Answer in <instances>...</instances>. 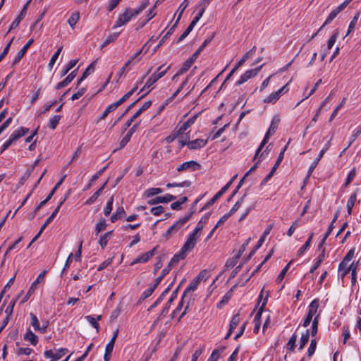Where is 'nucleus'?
<instances>
[{"instance_id": "1", "label": "nucleus", "mask_w": 361, "mask_h": 361, "mask_svg": "<svg viewBox=\"0 0 361 361\" xmlns=\"http://www.w3.org/2000/svg\"><path fill=\"white\" fill-rule=\"evenodd\" d=\"M198 238L199 237L190 233L188 235L183 246L182 247L180 253L173 256V257L171 259V264L177 263L180 259H183L185 257L187 253L190 252L194 248Z\"/></svg>"}, {"instance_id": "2", "label": "nucleus", "mask_w": 361, "mask_h": 361, "mask_svg": "<svg viewBox=\"0 0 361 361\" xmlns=\"http://www.w3.org/2000/svg\"><path fill=\"white\" fill-rule=\"evenodd\" d=\"M201 197L197 198L192 204L190 212L188 214L185 215V216L180 218L173 225H172L166 231L165 236L166 237H170L171 235L176 233L180 228L187 222L189 221L190 217L192 216V214L194 213V207L197 204V202L201 200Z\"/></svg>"}, {"instance_id": "3", "label": "nucleus", "mask_w": 361, "mask_h": 361, "mask_svg": "<svg viewBox=\"0 0 361 361\" xmlns=\"http://www.w3.org/2000/svg\"><path fill=\"white\" fill-rule=\"evenodd\" d=\"M200 282L196 278L193 279L192 281L190 282L189 286L186 288V289L184 290V293L183 294V299H188L187 301V305L185 307L184 311L181 313L179 319L183 318L187 313V312L189 310L190 305L192 302V295H190L191 293L194 292Z\"/></svg>"}, {"instance_id": "4", "label": "nucleus", "mask_w": 361, "mask_h": 361, "mask_svg": "<svg viewBox=\"0 0 361 361\" xmlns=\"http://www.w3.org/2000/svg\"><path fill=\"white\" fill-rule=\"evenodd\" d=\"M28 132L29 128L25 127H20L18 129L15 130L10 135L9 138L2 145L1 152L7 149L17 140L24 136Z\"/></svg>"}, {"instance_id": "5", "label": "nucleus", "mask_w": 361, "mask_h": 361, "mask_svg": "<svg viewBox=\"0 0 361 361\" xmlns=\"http://www.w3.org/2000/svg\"><path fill=\"white\" fill-rule=\"evenodd\" d=\"M170 66L166 68L164 70L162 69V66H159L156 72H154L147 80L144 87L141 89V92L149 88L153 84H154L159 79L162 78L166 72L170 69Z\"/></svg>"}, {"instance_id": "6", "label": "nucleus", "mask_w": 361, "mask_h": 361, "mask_svg": "<svg viewBox=\"0 0 361 361\" xmlns=\"http://www.w3.org/2000/svg\"><path fill=\"white\" fill-rule=\"evenodd\" d=\"M247 242L243 243L241 247H240L239 250L236 254L234 255L233 257L228 258L224 267L223 272L229 270L230 269L233 268L238 262L240 257H241L242 254L245 252Z\"/></svg>"}, {"instance_id": "7", "label": "nucleus", "mask_w": 361, "mask_h": 361, "mask_svg": "<svg viewBox=\"0 0 361 361\" xmlns=\"http://www.w3.org/2000/svg\"><path fill=\"white\" fill-rule=\"evenodd\" d=\"M319 307V302L317 300H314L308 306V312L304 320L302 326L307 327L312 320L313 317L317 316V310Z\"/></svg>"}, {"instance_id": "8", "label": "nucleus", "mask_w": 361, "mask_h": 361, "mask_svg": "<svg viewBox=\"0 0 361 361\" xmlns=\"http://www.w3.org/2000/svg\"><path fill=\"white\" fill-rule=\"evenodd\" d=\"M352 0H345L344 2L338 6H337L335 9H334L327 18L326 19L325 22L322 25V26L320 27V29H322L325 25L329 24L336 16L337 15L341 13L342 11H343L347 6L350 4V2Z\"/></svg>"}, {"instance_id": "9", "label": "nucleus", "mask_w": 361, "mask_h": 361, "mask_svg": "<svg viewBox=\"0 0 361 361\" xmlns=\"http://www.w3.org/2000/svg\"><path fill=\"white\" fill-rule=\"evenodd\" d=\"M279 119H276L275 118L272 120L271 124H270V126L263 139V140L262 141L259 147L257 148V151H256V154L255 156L257 155V154L259 153V152L262 149V148L263 147V146L267 142L269 138V136L271 135L272 134H274L278 127V123H279Z\"/></svg>"}, {"instance_id": "10", "label": "nucleus", "mask_w": 361, "mask_h": 361, "mask_svg": "<svg viewBox=\"0 0 361 361\" xmlns=\"http://www.w3.org/2000/svg\"><path fill=\"white\" fill-rule=\"evenodd\" d=\"M66 353L67 348H59L58 350H48L44 351V356L46 358H50L51 361H57L61 359Z\"/></svg>"}, {"instance_id": "11", "label": "nucleus", "mask_w": 361, "mask_h": 361, "mask_svg": "<svg viewBox=\"0 0 361 361\" xmlns=\"http://www.w3.org/2000/svg\"><path fill=\"white\" fill-rule=\"evenodd\" d=\"M132 18V14L130 13V8H126L123 13L118 16L117 20L113 26V29L126 25Z\"/></svg>"}, {"instance_id": "12", "label": "nucleus", "mask_w": 361, "mask_h": 361, "mask_svg": "<svg viewBox=\"0 0 361 361\" xmlns=\"http://www.w3.org/2000/svg\"><path fill=\"white\" fill-rule=\"evenodd\" d=\"M46 274H47V271L44 270L38 275V276L35 280V281L31 284V286H30V288L23 301V302H25L27 300H28V298L34 293L35 290L37 288V284L42 282L44 280Z\"/></svg>"}, {"instance_id": "13", "label": "nucleus", "mask_w": 361, "mask_h": 361, "mask_svg": "<svg viewBox=\"0 0 361 361\" xmlns=\"http://www.w3.org/2000/svg\"><path fill=\"white\" fill-rule=\"evenodd\" d=\"M288 85L283 86L277 91L271 93L269 96L264 99L265 103H275L276 102L281 96L288 90L287 87Z\"/></svg>"}, {"instance_id": "14", "label": "nucleus", "mask_w": 361, "mask_h": 361, "mask_svg": "<svg viewBox=\"0 0 361 361\" xmlns=\"http://www.w3.org/2000/svg\"><path fill=\"white\" fill-rule=\"evenodd\" d=\"M200 168V164L195 161H189L183 163L179 165L176 170L178 172L184 171H194L198 170Z\"/></svg>"}, {"instance_id": "15", "label": "nucleus", "mask_w": 361, "mask_h": 361, "mask_svg": "<svg viewBox=\"0 0 361 361\" xmlns=\"http://www.w3.org/2000/svg\"><path fill=\"white\" fill-rule=\"evenodd\" d=\"M152 105L151 101L145 102L142 106L134 114V115L128 119L125 123V129L130 127L131 123L140 116V114L145 110H147Z\"/></svg>"}, {"instance_id": "16", "label": "nucleus", "mask_w": 361, "mask_h": 361, "mask_svg": "<svg viewBox=\"0 0 361 361\" xmlns=\"http://www.w3.org/2000/svg\"><path fill=\"white\" fill-rule=\"evenodd\" d=\"M232 184V180L228 182L225 186H224L202 209V210L206 209L212 206L226 191L229 188Z\"/></svg>"}, {"instance_id": "17", "label": "nucleus", "mask_w": 361, "mask_h": 361, "mask_svg": "<svg viewBox=\"0 0 361 361\" xmlns=\"http://www.w3.org/2000/svg\"><path fill=\"white\" fill-rule=\"evenodd\" d=\"M176 198V196H173L170 194H166V195L162 197H157L155 198L151 199L148 200L147 203L149 205H153L159 203H168L172 200H174Z\"/></svg>"}, {"instance_id": "18", "label": "nucleus", "mask_w": 361, "mask_h": 361, "mask_svg": "<svg viewBox=\"0 0 361 361\" xmlns=\"http://www.w3.org/2000/svg\"><path fill=\"white\" fill-rule=\"evenodd\" d=\"M240 320H241V319H240L239 314H236L233 317V318L231 321V323H230L228 331L224 338L225 339H227V338H228V337L232 336L233 333L234 332V331L236 329L237 326H238Z\"/></svg>"}, {"instance_id": "19", "label": "nucleus", "mask_w": 361, "mask_h": 361, "mask_svg": "<svg viewBox=\"0 0 361 361\" xmlns=\"http://www.w3.org/2000/svg\"><path fill=\"white\" fill-rule=\"evenodd\" d=\"M329 149V144H326L325 146L322 148V149L320 151L318 157L314 160V161L310 165L308 171H307V176H310L316 166H317L319 161L322 159V157L324 156V153L326 152V150Z\"/></svg>"}, {"instance_id": "20", "label": "nucleus", "mask_w": 361, "mask_h": 361, "mask_svg": "<svg viewBox=\"0 0 361 361\" xmlns=\"http://www.w3.org/2000/svg\"><path fill=\"white\" fill-rule=\"evenodd\" d=\"M208 142V139H196L189 141L188 147L190 149H198L204 147Z\"/></svg>"}, {"instance_id": "21", "label": "nucleus", "mask_w": 361, "mask_h": 361, "mask_svg": "<svg viewBox=\"0 0 361 361\" xmlns=\"http://www.w3.org/2000/svg\"><path fill=\"white\" fill-rule=\"evenodd\" d=\"M33 42V39H29L27 42V43L23 46V47L17 53L13 62V64H16L20 61V59L23 57L25 52L27 51L28 48L32 45Z\"/></svg>"}, {"instance_id": "22", "label": "nucleus", "mask_w": 361, "mask_h": 361, "mask_svg": "<svg viewBox=\"0 0 361 361\" xmlns=\"http://www.w3.org/2000/svg\"><path fill=\"white\" fill-rule=\"evenodd\" d=\"M208 219H209V215H204V216H202L201 218V219L198 221L195 228L191 233L194 234L195 235H196L197 237H200V232L203 229L204 225L207 224Z\"/></svg>"}, {"instance_id": "23", "label": "nucleus", "mask_w": 361, "mask_h": 361, "mask_svg": "<svg viewBox=\"0 0 361 361\" xmlns=\"http://www.w3.org/2000/svg\"><path fill=\"white\" fill-rule=\"evenodd\" d=\"M200 113L194 115L191 118H190L187 121L183 123L182 126L180 127L178 133L183 134L188 128H189L196 121Z\"/></svg>"}, {"instance_id": "24", "label": "nucleus", "mask_w": 361, "mask_h": 361, "mask_svg": "<svg viewBox=\"0 0 361 361\" xmlns=\"http://www.w3.org/2000/svg\"><path fill=\"white\" fill-rule=\"evenodd\" d=\"M195 60L190 57L188 59H187L183 64L180 69L175 74V77H178L179 75L183 74L186 71H188V69L191 67L192 63H194Z\"/></svg>"}, {"instance_id": "25", "label": "nucleus", "mask_w": 361, "mask_h": 361, "mask_svg": "<svg viewBox=\"0 0 361 361\" xmlns=\"http://www.w3.org/2000/svg\"><path fill=\"white\" fill-rule=\"evenodd\" d=\"M76 75V70L72 71L63 81L59 82L56 85V89H61L67 86L70 82L73 81Z\"/></svg>"}, {"instance_id": "26", "label": "nucleus", "mask_w": 361, "mask_h": 361, "mask_svg": "<svg viewBox=\"0 0 361 361\" xmlns=\"http://www.w3.org/2000/svg\"><path fill=\"white\" fill-rule=\"evenodd\" d=\"M106 185V182L98 190H97L90 198H88L85 201V204L91 205L92 204H93L97 200V199L101 195Z\"/></svg>"}, {"instance_id": "27", "label": "nucleus", "mask_w": 361, "mask_h": 361, "mask_svg": "<svg viewBox=\"0 0 361 361\" xmlns=\"http://www.w3.org/2000/svg\"><path fill=\"white\" fill-rule=\"evenodd\" d=\"M24 340L30 342L34 346L38 343V337L30 329H28L25 334Z\"/></svg>"}, {"instance_id": "28", "label": "nucleus", "mask_w": 361, "mask_h": 361, "mask_svg": "<svg viewBox=\"0 0 361 361\" xmlns=\"http://www.w3.org/2000/svg\"><path fill=\"white\" fill-rule=\"evenodd\" d=\"M112 235L113 231H111L100 236L99 244L100 245L102 249H104L106 246L109 240L112 237Z\"/></svg>"}, {"instance_id": "29", "label": "nucleus", "mask_w": 361, "mask_h": 361, "mask_svg": "<svg viewBox=\"0 0 361 361\" xmlns=\"http://www.w3.org/2000/svg\"><path fill=\"white\" fill-rule=\"evenodd\" d=\"M85 319L92 326V327H94L97 330V331H99V325L97 321L102 319L101 315H98L97 319H95L91 315H87L85 317Z\"/></svg>"}, {"instance_id": "30", "label": "nucleus", "mask_w": 361, "mask_h": 361, "mask_svg": "<svg viewBox=\"0 0 361 361\" xmlns=\"http://www.w3.org/2000/svg\"><path fill=\"white\" fill-rule=\"evenodd\" d=\"M149 4L148 1H144L141 3L140 6L136 9L130 8V13L132 14V17L137 16L139 15L143 10H145L148 5Z\"/></svg>"}, {"instance_id": "31", "label": "nucleus", "mask_w": 361, "mask_h": 361, "mask_svg": "<svg viewBox=\"0 0 361 361\" xmlns=\"http://www.w3.org/2000/svg\"><path fill=\"white\" fill-rule=\"evenodd\" d=\"M357 200V194L356 192H353L349 197L348 202H347V212L348 214H351L352 209L355 205V203Z\"/></svg>"}, {"instance_id": "32", "label": "nucleus", "mask_w": 361, "mask_h": 361, "mask_svg": "<svg viewBox=\"0 0 361 361\" xmlns=\"http://www.w3.org/2000/svg\"><path fill=\"white\" fill-rule=\"evenodd\" d=\"M114 343H115L113 341H110L106 345L105 348V354L104 356V361H109L110 360Z\"/></svg>"}, {"instance_id": "33", "label": "nucleus", "mask_w": 361, "mask_h": 361, "mask_svg": "<svg viewBox=\"0 0 361 361\" xmlns=\"http://www.w3.org/2000/svg\"><path fill=\"white\" fill-rule=\"evenodd\" d=\"M126 212L123 207L117 208L116 212L111 216V222H115L118 219L122 218L125 215Z\"/></svg>"}, {"instance_id": "34", "label": "nucleus", "mask_w": 361, "mask_h": 361, "mask_svg": "<svg viewBox=\"0 0 361 361\" xmlns=\"http://www.w3.org/2000/svg\"><path fill=\"white\" fill-rule=\"evenodd\" d=\"M162 192V190L159 188H151L146 190L144 192V196L149 198L152 196L157 195Z\"/></svg>"}, {"instance_id": "35", "label": "nucleus", "mask_w": 361, "mask_h": 361, "mask_svg": "<svg viewBox=\"0 0 361 361\" xmlns=\"http://www.w3.org/2000/svg\"><path fill=\"white\" fill-rule=\"evenodd\" d=\"M80 19V13L78 11L73 12L69 19L68 20V23L69 25L74 28L76 23L78 22Z\"/></svg>"}, {"instance_id": "36", "label": "nucleus", "mask_w": 361, "mask_h": 361, "mask_svg": "<svg viewBox=\"0 0 361 361\" xmlns=\"http://www.w3.org/2000/svg\"><path fill=\"white\" fill-rule=\"evenodd\" d=\"M94 69V62L92 63L84 71L82 76L78 80V85L80 84V82L84 80L89 75H90Z\"/></svg>"}, {"instance_id": "37", "label": "nucleus", "mask_w": 361, "mask_h": 361, "mask_svg": "<svg viewBox=\"0 0 361 361\" xmlns=\"http://www.w3.org/2000/svg\"><path fill=\"white\" fill-rule=\"evenodd\" d=\"M119 32H114L110 34L106 39L104 40V42L101 45V49H103L106 46H107L109 44L114 42L118 37Z\"/></svg>"}, {"instance_id": "38", "label": "nucleus", "mask_w": 361, "mask_h": 361, "mask_svg": "<svg viewBox=\"0 0 361 361\" xmlns=\"http://www.w3.org/2000/svg\"><path fill=\"white\" fill-rule=\"evenodd\" d=\"M24 10H22L18 17L12 22L10 28L8 32H11L13 29L17 27L22 20V19L25 17Z\"/></svg>"}, {"instance_id": "39", "label": "nucleus", "mask_w": 361, "mask_h": 361, "mask_svg": "<svg viewBox=\"0 0 361 361\" xmlns=\"http://www.w3.org/2000/svg\"><path fill=\"white\" fill-rule=\"evenodd\" d=\"M137 88V86H135L130 91L125 94L118 101L114 102V104H116V107L118 108L121 104L128 99L136 91Z\"/></svg>"}, {"instance_id": "40", "label": "nucleus", "mask_w": 361, "mask_h": 361, "mask_svg": "<svg viewBox=\"0 0 361 361\" xmlns=\"http://www.w3.org/2000/svg\"><path fill=\"white\" fill-rule=\"evenodd\" d=\"M172 264H171V262H170L168 267H166L162 269L161 275L159 276H158L154 281V283L155 284V286H157L161 283V281H162L164 277L169 272V271L171 269V266Z\"/></svg>"}, {"instance_id": "41", "label": "nucleus", "mask_w": 361, "mask_h": 361, "mask_svg": "<svg viewBox=\"0 0 361 361\" xmlns=\"http://www.w3.org/2000/svg\"><path fill=\"white\" fill-rule=\"evenodd\" d=\"M224 349L225 348L224 347L214 349L207 361H217L219 355L223 353Z\"/></svg>"}, {"instance_id": "42", "label": "nucleus", "mask_w": 361, "mask_h": 361, "mask_svg": "<svg viewBox=\"0 0 361 361\" xmlns=\"http://www.w3.org/2000/svg\"><path fill=\"white\" fill-rule=\"evenodd\" d=\"M319 319V315L317 314V316H315L312 320V324L311 330H310L312 336H315L317 334Z\"/></svg>"}, {"instance_id": "43", "label": "nucleus", "mask_w": 361, "mask_h": 361, "mask_svg": "<svg viewBox=\"0 0 361 361\" xmlns=\"http://www.w3.org/2000/svg\"><path fill=\"white\" fill-rule=\"evenodd\" d=\"M106 169V166L102 168V169L98 171L94 176H92L90 180V183L85 187L84 190H88L91 187L92 183L94 182V180H97L102 176V174L104 172Z\"/></svg>"}, {"instance_id": "44", "label": "nucleus", "mask_w": 361, "mask_h": 361, "mask_svg": "<svg viewBox=\"0 0 361 361\" xmlns=\"http://www.w3.org/2000/svg\"><path fill=\"white\" fill-rule=\"evenodd\" d=\"M355 254V250L351 249L350 250L345 256L344 257L343 259L341 262V267H345V265H347L348 262L353 259Z\"/></svg>"}, {"instance_id": "45", "label": "nucleus", "mask_w": 361, "mask_h": 361, "mask_svg": "<svg viewBox=\"0 0 361 361\" xmlns=\"http://www.w3.org/2000/svg\"><path fill=\"white\" fill-rule=\"evenodd\" d=\"M30 320H31L30 324L32 325V326L34 328V329L35 331H39L40 325H39L38 318L33 313H30Z\"/></svg>"}, {"instance_id": "46", "label": "nucleus", "mask_w": 361, "mask_h": 361, "mask_svg": "<svg viewBox=\"0 0 361 361\" xmlns=\"http://www.w3.org/2000/svg\"><path fill=\"white\" fill-rule=\"evenodd\" d=\"M78 61V59L71 60L68 62V63L66 65V66L65 68H63V70L61 71V76H64L65 75H66L68 73V71L76 65Z\"/></svg>"}, {"instance_id": "47", "label": "nucleus", "mask_w": 361, "mask_h": 361, "mask_svg": "<svg viewBox=\"0 0 361 361\" xmlns=\"http://www.w3.org/2000/svg\"><path fill=\"white\" fill-rule=\"evenodd\" d=\"M310 337V330H307L305 333L302 334L300 340L299 350H302L307 343Z\"/></svg>"}, {"instance_id": "48", "label": "nucleus", "mask_w": 361, "mask_h": 361, "mask_svg": "<svg viewBox=\"0 0 361 361\" xmlns=\"http://www.w3.org/2000/svg\"><path fill=\"white\" fill-rule=\"evenodd\" d=\"M61 116L59 115H55L54 116H52L50 119H49V124H48V126L51 128V129H55L57 126V125L59 124V122L61 119Z\"/></svg>"}, {"instance_id": "49", "label": "nucleus", "mask_w": 361, "mask_h": 361, "mask_svg": "<svg viewBox=\"0 0 361 361\" xmlns=\"http://www.w3.org/2000/svg\"><path fill=\"white\" fill-rule=\"evenodd\" d=\"M154 252L155 248L142 254L140 257H139L140 259H141L142 263H145L148 262L154 255Z\"/></svg>"}, {"instance_id": "50", "label": "nucleus", "mask_w": 361, "mask_h": 361, "mask_svg": "<svg viewBox=\"0 0 361 361\" xmlns=\"http://www.w3.org/2000/svg\"><path fill=\"white\" fill-rule=\"evenodd\" d=\"M106 224L105 219L99 221L95 226V234L97 235L101 231H104L106 228Z\"/></svg>"}, {"instance_id": "51", "label": "nucleus", "mask_w": 361, "mask_h": 361, "mask_svg": "<svg viewBox=\"0 0 361 361\" xmlns=\"http://www.w3.org/2000/svg\"><path fill=\"white\" fill-rule=\"evenodd\" d=\"M345 103V98H343L342 99L341 102L333 111V112L329 118V122H331L334 119V118L337 116L338 111L344 106Z\"/></svg>"}, {"instance_id": "52", "label": "nucleus", "mask_w": 361, "mask_h": 361, "mask_svg": "<svg viewBox=\"0 0 361 361\" xmlns=\"http://www.w3.org/2000/svg\"><path fill=\"white\" fill-rule=\"evenodd\" d=\"M188 5V0H184L181 3V4L179 6V7L178 8V11L179 12V14H178L177 20L175 23L176 25H177L178 22L180 19L181 16H182L183 13L184 12V11L185 10V8H187Z\"/></svg>"}, {"instance_id": "53", "label": "nucleus", "mask_w": 361, "mask_h": 361, "mask_svg": "<svg viewBox=\"0 0 361 361\" xmlns=\"http://www.w3.org/2000/svg\"><path fill=\"white\" fill-rule=\"evenodd\" d=\"M113 202H114V197L111 196L109 198V200H108L104 210V214L105 216H109L110 214V213L111 212L112 208H113Z\"/></svg>"}, {"instance_id": "54", "label": "nucleus", "mask_w": 361, "mask_h": 361, "mask_svg": "<svg viewBox=\"0 0 361 361\" xmlns=\"http://www.w3.org/2000/svg\"><path fill=\"white\" fill-rule=\"evenodd\" d=\"M191 182L190 180H185L181 183H168L166 184V188H173V187H185L188 188L190 186Z\"/></svg>"}, {"instance_id": "55", "label": "nucleus", "mask_w": 361, "mask_h": 361, "mask_svg": "<svg viewBox=\"0 0 361 361\" xmlns=\"http://www.w3.org/2000/svg\"><path fill=\"white\" fill-rule=\"evenodd\" d=\"M189 80V76L186 78V79L181 83L180 87L177 89V90L172 94V96L167 100L168 102H171L177 94L181 91V90L187 85Z\"/></svg>"}, {"instance_id": "56", "label": "nucleus", "mask_w": 361, "mask_h": 361, "mask_svg": "<svg viewBox=\"0 0 361 361\" xmlns=\"http://www.w3.org/2000/svg\"><path fill=\"white\" fill-rule=\"evenodd\" d=\"M176 27V25L174 24L170 29L165 34V35L161 38V39L160 40V42H159V44H157V46L155 48V50L157 49H158L160 46L162 45V44L164 42V41L172 34V32H173L175 27Z\"/></svg>"}, {"instance_id": "57", "label": "nucleus", "mask_w": 361, "mask_h": 361, "mask_svg": "<svg viewBox=\"0 0 361 361\" xmlns=\"http://www.w3.org/2000/svg\"><path fill=\"white\" fill-rule=\"evenodd\" d=\"M116 104H114V103L111 104L106 107L105 111L103 112V114L100 116V119H104L110 112L116 110Z\"/></svg>"}, {"instance_id": "58", "label": "nucleus", "mask_w": 361, "mask_h": 361, "mask_svg": "<svg viewBox=\"0 0 361 361\" xmlns=\"http://www.w3.org/2000/svg\"><path fill=\"white\" fill-rule=\"evenodd\" d=\"M358 267V263H354L353 262L350 266H348V268L342 274V278L345 277L350 271L351 273H356V270Z\"/></svg>"}, {"instance_id": "59", "label": "nucleus", "mask_w": 361, "mask_h": 361, "mask_svg": "<svg viewBox=\"0 0 361 361\" xmlns=\"http://www.w3.org/2000/svg\"><path fill=\"white\" fill-rule=\"evenodd\" d=\"M157 286H155V284L154 283L152 286H151L149 288H148L147 289H146L142 294V299H146L148 297H149L154 292V290H155V288H157Z\"/></svg>"}, {"instance_id": "60", "label": "nucleus", "mask_w": 361, "mask_h": 361, "mask_svg": "<svg viewBox=\"0 0 361 361\" xmlns=\"http://www.w3.org/2000/svg\"><path fill=\"white\" fill-rule=\"evenodd\" d=\"M296 341H297V336H296V334H294L290 337V340L288 341V342L287 343V348L288 350L293 351L295 349Z\"/></svg>"}, {"instance_id": "61", "label": "nucleus", "mask_w": 361, "mask_h": 361, "mask_svg": "<svg viewBox=\"0 0 361 361\" xmlns=\"http://www.w3.org/2000/svg\"><path fill=\"white\" fill-rule=\"evenodd\" d=\"M359 16L360 14L359 13H357L354 18H353V20H351V22L350 23L349 25H348V32H347V35H349L355 28V26L357 22V20L359 18Z\"/></svg>"}, {"instance_id": "62", "label": "nucleus", "mask_w": 361, "mask_h": 361, "mask_svg": "<svg viewBox=\"0 0 361 361\" xmlns=\"http://www.w3.org/2000/svg\"><path fill=\"white\" fill-rule=\"evenodd\" d=\"M317 348V341L316 339H312L311 341L310 345L307 350V355L311 357L315 352Z\"/></svg>"}, {"instance_id": "63", "label": "nucleus", "mask_w": 361, "mask_h": 361, "mask_svg": "<svg viewBox=\"0 0 361 361\" xmlns=\"http://www.w3.org/2000/svg\"><path fill=\"white\" fill-rule=\"evenodd\" d=\"M164 212V208L162 206H157L151 208L150 212L154 216H159Z\"/></svg>"}, {"instance_id": "64", "label": "nucleus", "mask_w": 361, "mask_h": 361, "mask_svg": "<svg viewBox=\"0 0 361 361\" xmlns=\"http://www.w3.org/2000/svg\"><path fill=\"white\" fill-rule=\"evenodd\" d=\"M361 134V126L358 127L357 129H355L350 137V142L348 145L350 146L356 139L357 137Z\"/></svg>"}]
</instances>
